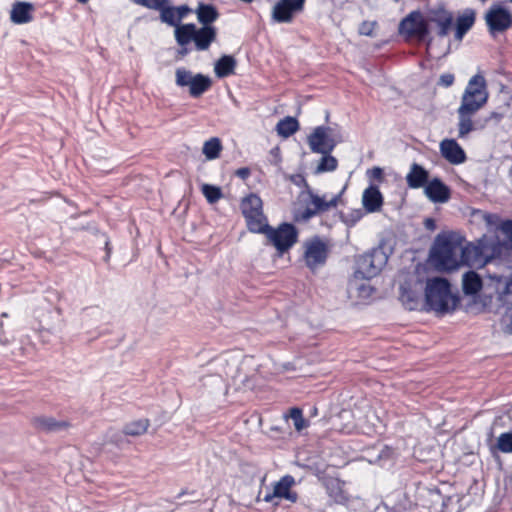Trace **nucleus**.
<instances>
[{
    "label": "nucleus",
    "mask_w": 512,
    "mask_h": 512,
    "mask_svg": "<svg viewBox=\"0 0 512 512\" xmlns=\"http://www.w3.org/2000/svg\"><path fill=\"white\" fill-rule=\"evenodd\" d=\"M326 491L329 497L338 504H344L348 501V496L342 488V483L338 479H329L326 484Z\"/></svg>",
    "instance_id": "nucleus-31"
},
{
    "label": "nucleus",
    "mask_w": 512,
    "mask_h": 512,
    "mask_svg": "<svg viewBox=\"0 0 512 512\" xmlns=\"http://www.w3.org/2000/svg\"><path fill=\"white\" fill-rule=\"evenodd\" d=\"M175 84L180 88L188 87L189 95L192 98H199L212 87V79L205 74H193L185 67L175 70Z\"/></svg>",
    "instance_id": "nucleus-7"
},
{
    "label": "nucleus",
    "mask_w": 512,
    "mask_h": 512,
    "mask_svg": "<svg viewBox=\"0 0 512 512\" xmlns=\"http://www.w3.org/2000/svg\"><path fill=\"white\" fill-rule=\"evenodd\" d=\"M279 152H280V150H279V148H278V147L273 148V149L271 150V153H272V154H274V156H278V155H279Z\"/></svg>",
    "instance_id": "nucleus-60"
},
{
    "label": "nucleus",
    "mask_w": 512,
    "mask_h": 512,
    "mask_svg": "<svg viewBox=\"0 0 512 512\" xmlns=\"http://www.w3.org/2000/svg\"><path fill=\"white\" fill-rule=\"evenodd\" d=\"M393 1L397 3V2H399L400 0H393Z\"/></svg>",
    "instance_id": "nucleus-64"
},
{
    "label": "nucleus",
    "mask_w": 512,
    "mask_h": 512,
    "mask_svg": "<svg viewBox=\"0 0 512 512\" xmlns=\"http://www.w3.org/2000/svg\"><path fill=\"white\" fill-rule=\"evenodd\" d=\"M135 3L152 10L159 11L168 0H135Z\"/></svg>",
    "instance_id": "nucleus-45"
},
{
    "label": "nucleus",
    "mask_w": 512,
    "mask_h": 512,
    "mask_svg": "<svg viewBox=\"0 0 512 512\" xmlns=\"http://www.w3.org/2000/svg\"><path fill=\"white\" fill-rule=\"evenodd\" d=\"M175 10L179 23H181L182 19H184L189 13L192 12V9L186 4L175 6Z\"/></svg>",
    "instance_id": "nucleus-49"
},
{
    "label": "nucleus",
    "mask_w": 512,
    "mask_h": 512,
    "mask_svg": "<svg viewBox=\"0 0 512 512\" xmlns=\"http://www.w3.org/2000/svg\"><path fill=\"white\" fill-rule=\"evenodd\" d=\"M318 215L314 207H306L303 210H298L294 213V220L296 222H308L311 218Z\"/></svg>",
    "instance_id": "nucleus-44"
},
{
    "label": "nucleus",
    "mask_w": 512,
    "mask_h": 512,
    "mask_svg": "<svg viewBox=\"0 0 512 512\" xmlns=\"http://www.w3.org/2000/svg\"><path fill=\"white\" fill-rule=\"evenodd\" d=\"M500 230L506 240L501 241L497 236L484 235L476 244L468 243L461 247L460 262L467 266H483L495 260H500L508 251H512V219L501 222Z\"/></svg>",
    "instance_id": "nucleus-1"
},
{
    "label": "nucleus",
    "mask_w": 512,
    "mask_h": 512,
    "mask_svg": "<svg viewBox=\"0 0 512 512\" xmlns=\"http://www.w3.org/2000/svg\"><path fill=\"white\" fill-rule=\"evenodd\" d=\"M325 125L317 126L307 137V143L313 153L332 152L335 147L343 141V139H333L326 134Z\"/></svg>",
    "instance_id": "nucleus-11"
},
{
    "label": "nucleus",
    "mask_w": 512,
    "mask_h": 512,
    "mask_svg": "<svg viewBox=\"0 0 512 512\" xmlns=\"http://www.w3.org/2000/svg\"><path fill=\"white\" fill-rule=\"evenodd\" d=\"M505 318L508 320L506 324V332L512 334V308L506 312Z\"/></svg>",
    "instance_id": "nucleus-55"
},
{
    "label": "nucleus",
    "mask_w": 512,
    "mask_h": 512,
    "mask_svg": "<svg viewBox=\"0 0 512 512\" xmlns=\"http://www.w3.org/2000/svg\"><path fill=\"white\" fill-rule=\"evenodd\" d=\"M248 230L251 233L266 234L270 225L268 224L267 217L263 212L260 215L252 214L244 216Z\"/></svg>",
    "instance_id": "nucleus-29"
},
{
    "label": "nucleus",
    "mask_w": 512,
    "mask_h": 512,
    "mask_svg": "<svg viewBox=\"0 0 512 512\" xmlns=\"http://www.w3.org/2000/svg\"><path fill=\"white\" fill-rule=\"evenodd\" d=\"M240 208L243 216L256 213L260 215V212H263V202L257 194L250 193L242 199Z\"/></svg>",
    "instance_id": "nucleus-30"
},
{
    "label": "nucleus",
    "mask_w": 512,
    "mask_h": 512,
    "mask_svg": "<svg viewBox=\"0 0 512 512\" xmlns=\"http://www.w3.org/2000/svg\"><path fill=\"white\" fill-rule=\"evenodd\" d=\"M288 180L297 187L305 188L307 194H309V190H312L303 174L289 175Z\"/></svg>",
    "instance_id": "nucleus-46"
},
{
    "label": "nucleus",
    "mask_w": 512,
    "mask_h": 512,
    "mask_svg": "<svg viewBox=\"0 0 512 512\" xmlns=\"http://www.w3.org/2000/svg\"><path fill=\"white\" fill-rule=\"evenodd\" d=\"M235 175L242 180H246L251 175V170L248 167H241L235 171Z\"/></svg>",
    "instance_id": "nucleus-52"
},
{
    "label": "nucleus",
    "mask_w": 512,
    "mask_h": 512,
    "mask_svg": "<svg viewBox=\"0 0 512 512\" xmlns=\"http://www.w3.org/2000/svg\"><path fill=\"white\" fill-rule=\"evenodd\" d=\"M191 48L189 45L180 46V48L177 50V59H182L185 56H187L191 52Z\"/></svg>",
    "instance_id": "nucleus-53"
},
{
    "label": "nucleus",
    "mask_w": 512,
    "mask_h": 512,
    "mask_svg": "<svg viewBox=\"0 0 512 512\" xmlns=\"http://www.w3.org/2000/svg\"><path fill=\"white\" fill-rule=\"evenodd\" d=\"M201 191L209 204L216 203L223 196L221 188L212 184H203Z\"/></svg>",
    "instance_id": "nucleus-39"
},
{
    "label": "nucleus",
    "mask_w": 512,
    "mask_h": 512,
    "mask_svg": "<svg viewBox=\"0 0 512 512\" xmlns=\"http://www.w3.org/2000/svg\"><path fill=\"white\" fill-rule=\"evenodd\" d=\"M496 447L503 453H512V432H504L497 439Z\"/></svg>",
    "instance_id": "nucleus-43"
},
{
    "label": "nucleus",
    "mask_w": 512,
    "mask_h": 512,
    "mask_svg": "<svg viewBox=\"0 0 512 512\" xmlns=\"http://www.w3.org/2000/svg\"><path fill=\"white\" fill-rule=\"evenodd\" d=\"M387 262V256L380 248L359 255L355 259L354 278L370 280L376 277Z\"/></svg>",
    "instance_id": "nucleus-6"
},
{
    "label": "nucleus",
    "mask_w": 512,
    "mask_h": 512,
    "mask_svg": "<svg viewBox=\"0 0 512 512\" xmlns=\"http://www.w3.org/2000/svg\"><path fill=\"white\" fill-rule=\"evenodd\" d=\"M483 286V281L480 275L475 271H468L463 275L462 289L466 295H476Z\"/></svg>",
    "instance_id": "nucleus-28"
},
{
    "label": "nucleus",
    "mask_w": 512,
    "mask_h": 512,
    "mask_svg": "<svg viewBox=\"0 0 512 512\" xmlns=\"http://www.w3.org/2000/svg\"><path fill=\"white\" fill-rule=\"evenodd\" d=\"M33 4L29 2H16L11 10V21L15 24H26L32 19Z\"/></svg>",
    "instance_id": "nucleus-24"
},
{
    "label": "nucleus",
    "mask_w": 512,
    "mask_h": 512,
    "mask_svg": "<svg viewBox=\"0 0 512 512\" xmlns=\"http://www.w3.org/2000/svg\"><path fill=\"white\" fill-rule=\"evenodd\" d=\"M490 33L503 32L512 26V14L500 4H494L485 15Z\"/></svg>",
    "instance_id": "nucleus-10"
},
{
    "label": "nucleus",
    "mask_w": 512,
    "mask_h": 512,
    "mask_svg": "<svg viewBox=\"0 0 512 512\" xmlns=\"http://www.w3.org/2000/svg\"><path fill=\"white\" fill-rule=\"evenodd\" d=\"M454 81H455L454 74L444 73V74L440 75L439 80H438V85L448 88L453 85Z\"/></svg>",
    "instance_id": "nucleus-47"
},
{
    "label": "nucleus",
    "mask_w": 512,
    "mask_h": 512,
    "mask_svg": "<svg viewBox=\"0 0 512 512\" xmlns=\"http://www.w3.org/2000/svg\"><path fill=\"white\" fill-rule=\"evenodd\" d=\"M105 250H106V255H105V257H104V261H105V262H108V261H109V259H110V256H111V250H112V249H111V247H110V242H109V240H106V241H105Z\"/></svg>",
    "instance_id": "nucleus-57"
},
{
    "label": "nucleus",
    "mask_w": 512,
    "mask_h": 512,
    "mask_svg": "<svg viewBox=\"0 0 512 512\" xmlns=\"http://www.w3.org/2000/svg\"><path fill=\"white\" fill-rule=\"evenodd\" d=\"M488 98L487 81L481 73H477L469 79L457 109L459 138L474 130L472 116L487 103Z\"/></svg>",
    "instance_id": "nucleus-2"
},
{
    "label": "nucleus",
    "mask_w": 512,
    "mask_h": 512,
    "mask_svg": "<svg viewBox=\"0 0 512 512\" xmlns=\"http://www.w3.org/2000/svg\"><path fill=\"white\" fill-rule=\"evenodd\" d=\"M306 0H278L272 9V19L277 23H291L295 15L304 10Z\"/></svg>",
    "instance_id": "nucleus-12"
},
{
    "label": "nucleus",
    "mask_w": 512,
    "mask_h": 512,
    "mask_svg": "<svg viewBox=\"0 0 512 512\" xmlns=\"http://www.w3.org/2000/svg\"><path fill=\"white\" fill-rule=\"evenodd\" d=\"M508 110L509 104H505L489 112L487 116L477 119L473 122L474 130L483 129L486 126H497L506 117Z\"/></svg>",
    "instance_id": "nucleus-22"
},
{
    "label": "nucleus",
    "mask_w": 512,
    "mask_h": 512,
    "mask_svg": "<svg viewBox=\"0 0 512 512\" xmlns=\"http://www.w3.org/2000/svg\"><path fill=\"white\" fill-rule=\"evenodd\" d=\"M311 414L312 415H316L317 414V408L316 407H312Z\"/></svg>",
    "instance_id": "nucleus-62"
},
{
    "label": "nucleus",
    "mask_w": 512,
    "mask_h": 512,
    "mask_svg": "<svg viewBox=\"0 0 512 512\" xmlns=\"http://www.w3.org/2000/svg\"><path fill=\"white\" fill-rule=\"evenodd\" d=\"M197 20L202 26H213L212 24L219 18V11L213 4L199 2L195 9Z\"/></svg>",
    "instance_id": "nucleus-23"
},
{
    "label": "nucleus",
    "mask_w": 512,
    "mask_h": 512,
    "mask_svg": "<svg viewBox=\"0 0 512 512\" xmlns=\"http://www.w3.org/2000/svg\"><path fill=\"white\" fill-rule=\"evenodd\" d=\"M459 243L452 236L439 234L430 250L429 259L434 267L440 272H451L457 270L461 265L457 259Z\"/></svg>",
    "instance_id": "nucleus-4"
},
{
    "label": "nucleus",
    "mask_w": 512,
    "mask_h": 512,
    "mask_svg": "<svg viewBox=\"0 0 512 512\" xmlns=\"http://www.w3.org/2000/svg\"><path fill=\"white\" fill-rule=\"evenodd\" d=\"M424 296L425 310L442 315L454 311L460 302L458 294L452 292L451 283L440 276L427 279Z\"/></svg>",
    "instance_id": "nucleus-3"
},
{
    "label": "nucleus",
    "mask_w": 512,
    "mask_h": 512,
    "mask_svg": "<svg viewBox=\"0 0 512 512\" xmlns=\"http://www.w3.org/2000/svg\"><path fill=\"white\" fill-rule=\"evenodd\" d=\"M399 299L403 303L406 309L408 310H416L419 305V295L416 291H414L410 285H401L400 286V295Z\"/></svg>",
    "instance_id": "nucleus-32"
},
{
    "label": "nucleus",
    "mask_w": 512,
    "mask_h": 512,
    "mask_svg": "<svg viewBox=\"0 0 512 512\" xmlns=\"http://www.w3.org/2000/svg\"><path fill=\"white\" fill-rule=\"evenodd\" d=\"M362 204L367 213H375L382 209L384 197L377 185H369L362 194Z\"/></svg>",
    "instance_id": "nucleus-16"
},
{
    "label": "nucleus",
    "mask_w": 512,
    "mask_h": 512,
    "mask_svg": "<svg viewBox=\"0 0 512 512\" xmlns=\"http://www.w3.org/2000/svg\"><path fill=\"white\" fill-rule=\"evenodd\" d=\"M325 129H327L326 134L332 137L333 139H342V136L337 129L331 126H325Z\"/></svg>",
    "instance_id": "nucleus-54"
},
{
    "label": "nucleus",
    "mask_w": 512,
    "mask_h": 512,
    "mask_svg": "<svg viewBox=\"0 0 512 512\" xmlns=\"http://www.w3.org/2000/svg\"><path fill=\"white\" fill-rule=\"evenodd\" d=\"M363 216L364 213L361 209H353L348 213H340V219L347 227L355 226Z\"/></svg>",
    "instance_id": "nucleus-41"
},
{
    "label": "nucleus",
    "mask_w": 512,
    "mask_h": 512,
    "mask_svg": "<svg viewBox=\"0 0 512 512\" xmlns=\"http://www.w3.org/2000/svg\"><path fill=\"white\" fill-rule=\"evenodd\" d=\"M289 418L292 419L296 431L300 432L309 426V422L303 417L302 409L293 407L289 411Z\"/></svg>",
    "instance_id": "nucleus-40"
},
{
    "label": "nucleus",
    "mask_w": 512,
    "mask_h": 512,
    "mask_svg": "<svg viewBox=\"0 0 512 512\" xmlns=\"http://www.w3.org/2000/svg\"><path fill=\"white\" fill-rule=\"evenodd\" d=\"M265 236L267 244L274 246L278 255L282 256L298 241V230L294 224L283 222L277 228L270 226Z\"/></svg>",
    "instance_id": "nucleus-8"
},
{
    "label": "nucleus",
    "mask_w": 512,
    "mask_h": 512,
    "mask_svg": "<svg viewBox=\"0 0 512 512\" xmlns=\"http://www.w3.org/2000/svg\"><path fill=\"white\" fill-rule=\"evenodd\" d=\"M424 226L429 231H434L436 229V221L433 218H426L424 220Z\"/></svg>",
    "instance_id": "nucleus-56"
},
{
    "label": "nucleus",
    "mask_w": 512,
    "mask_h": 512,
    "mask_svg": "<svg viewBox=\"0 0 512 512\" xmlns=\"http://www.w3.org/2000/svg\"><path fill=\"white\" fill-rule=\"evenodd\" d=\"M343 188L338 194L334 195L330 200H326L325 197H321L313 192V190H309L310 202L317 211L318 214L324 213L328 211L330 208L336 207L342 197L344 192Z\"/></svg>",
    "instance_id": "nucleus-25"
},
{
    "label": "nucleus",
    "mask_w": 512,
    "mask_h": 512,
    "mask_svg": "<svg viewBox=\"0 0 512 512\" xmlns=\"http://www.w3.org/2000/svg\"><path fill=\"white\" fill-rule=\"evenodd\" d=\"M150 426L149 419L143 418L126 423L122 429V432L127 436H141L143 435L148 427Z\"/></svg>",
    "instance_id": "nucleus-34"
},
{
    "label": "nucleus",
    "mask_w": 512,
    "mask_h": 512,
    "mask_svg": "<svg viewBox=\"0 0 512 512\" xmlns=\"http://www.w3.org/2000/svg\"><path fill=\"white\" fill-rule=\"evenodd\" d=\"M356 289L358 290L359 296L361 297H369L374 291L371 286L365 284L359 285Z\"/></svg>",
    "instance_id": "nucleus-50"
},
{
    "label": "nucleus",
    "mask_w": 512,
    "mask_h": 512,
    "mask_svg": "<svg viewBox=\"0 0 512 512\" xmlns=\"http://www.w3.org/2000/svg\"><path fill=\"white\" fill-rule=\"evenodd\" d=\"M175 11H176L175 6L170 5L169 2L167 4H165L159 10V13H160L159 18H160L161 22L167 24L168 26L174 27V28L176 26H178L180 23L177 20V14Z\"/></svg>",
    "instance_id": "nucleus-38"
},
{
    "label": "nucleus",
    "mask_w": 512,
    "mask_h": 512,
    "mask_svg": "<svg viewBox=\"0 0 512 512\" xmlns=\"http://www.w3.org/2000/svg\"><path fill=\"white\" fill-rule=\"evenodd\" d=\"M217 38V28L215 26H196L194 46L198 51L208 50L211 44Z\"/></svg>",
    "instance_id": "nucleus-19"
},
{
    "label": "nucleus",
    "mask_w": 512,
    "mask_h": 512,
    "mask_svg": "<svg viewBox=\"0 0 512 512\" xmlns=\"http://www.w3.org/2000/svg\"><path fill=\"white\" fill-rule=\"evenodd\" d=\"M476 20V12L472 8H466L462 14L454 19V38L457 41H462L464 36L473 27Z\"/></svg>",
    "instance_id": "nucleus-17"
},
{
    "label": "nucleus",
    "mask_w": 512,
    "mask_h": 512,
    "mask_svg": "<svg viewBox=\"0 0 512 512\" xmlns=\"http://www.w3.org/2000/svg\"><path fill=\"white\" fill-rule=\"evenodd\" d=\"M222 148L221 140L212 137L204 143L202 152L208 160H214L220 156Z\"/></svg>",
    "instance_id": "nucleus-36"
},
{
    "label": "nucleus",
    "mask_w": 512,
    "mask_h": 512,
    "mask_svg": "<svg viewBox=\"0 0 512 512\" xmlns=\"http://www.w3.org/2000/svg\"><path fill=\"white\" fill-rule=\"evenodd\" d=\"M184 504H185V502H184V503H178V504L176 505V507H175L174 509H172L170 512H174L175 510L179 509V508H180L181 506H183Z\"/></svg>",
    "instance_id": "nucleus-61"
},
{
    "label": "nucleus",
    "mask_w": 512,
    "mask_h": 512,
    "mask_svg": "<svg viewBox=\"0 0 512 512\" xmlns=\"http://www.w3.org/2000/svg\"><path fill=\"white\" fill-rule=\"evenodd\" d=\"M368 173L370 174V177L372 179H375V180H378V181H382L383 180L384 172H383V169L381 167H374L371 170H369Z\"/></svg>",
    "instance_id": "nucleus-51"
},
{
    "label": "nucleus",
    "mask_w": 512,
    "mask_h": 512,
    "mask_svg": "<svg viewBox=\"0 0 512 512\" xmlns=\"http://www.w3.org/2000/svg\"><path fill=\"white\" fill-rule=\"evenodd\" d=\"M396 458V451L393 447L384 445L377 456L370 460V463L377 464L381 467L390 466L393 464L394 460Z\"/></svg>",
    "instance_id": "nucleus-35"
},
{
    "label": "nucleus",
    "mask_w": 512,
    "mask_h": 512,
    "mask_svg": "<svg viewBox=\"0 0 512 512\" xmlns=\"http://www.w3.org/2000/svg\"><path fill=\"white\" fill-rule=\"evenodd\" d=\"M77 1L84 4V3H87L89 0H77Z\"/></svg>",
    "instance_id": "nucleus-63"
},
{
    "label": "nucleus",
    "mask_w": 512,
    "mask_h": 512,
    "mask_svg": "<svg viewBox=\"0 0 512 512\" xmlns=\"http://www.w3.org/2000/svg\"><path fill=\"white\" fill-rule=\"evenodd\" d=\"M429 181V171L418 163L410 166V171L406 175V182L412 189L425 187Z\"/></svg>",
    "instance_id": "nucleus-21"
},
{
    "label": "nucleus",
    "mask_w": 512,
    "mask_h": 512,
    "mask_svg": "<svg viewBox=\"0 0 512 512\" xmlns=\"http://www.w3.org/2000/svg\"><path fill=\"white\" fill-rule=\"evenodd\" d=\"M186 494H189V492L187 491V489H182L175 497V499H180L182 498L184 495Z\"/></svg>",
    "instance_id": "nucleus-59"
},
{
    "label": "nucleus",
    "mask_w": 512,
    "mask_h": 512,
    "mask_svg": "<svg viewBox=\"0 0 512 512\" xmlns=\"http://www.w3.org/2000/svg\"><path fill=\"white\" fill-rule=\"evenodd\" d=\"M375 25V22L363 21L359 26V33L361 35L371 36Z\"/></svg>",
    "instance_id": "nucleus-48"
},
{
    "label": "nucleus",
    "mask_w": 512,
    "mask_h": 512,
    "mask_svg": "<svg viewBox=\"0 0 512 512\" xmlns=\"http://www.w3.org/2000/svg\"><path fill=\"white\" fill-rule=\"evenodd\" d=\"M196 32V25L194 23H180L174 29L175 41L179 46L189 45L194 43Z\"/></svg>",
    "instance_id": "nucleus-27"
},
{
    "label": "nucleus",
    "mask_w": 512,
    "mask_h": 512,
    "mask_svg": "<svg viewBox=\"0 0 512 512\" xmlns=\"http://www.w3.org/2000/svg\"><path fill=\"white\" fill-rule=\"evenodd\" d=\"M32 425L40 432L56 433L66 430L70 423L64 420H57L50 416H36L32 419Z\"/></svg>",
    "instance_id": "nucleus-18"
},
{
    "label": "nucleus",
    "mask_w": 512,
    "mask_h": 512,
    "mask_svg": "<svg viewBox=\"0 0 512 512\" xmlns=\"http://www.w3.org/2000/svg\"><path fill=\"white\" fill-rule=\"evenodd\" d=\"M299 129V122L295 117L287 116L281 119L276 125V131L279 136L288 138Z\"/></svg>",
    "instance_id": "nucleus-33"
},
{
    "label": "nucleus",
    "mask_w": 512,
    "mask_h": 512,
    "mask_svg": "<svg viewBox=\"0 0 512 512\" xmlns=\"http://www.w3.org/2000/svg\"><path fill=\"white\" fill-rule=\"evenodd\" d=\"M427 19L431 31L433 27H435L436 35L443 38L446 37L453 28L455 16L452 11L446 9L444 6H439L428 12Z\"/></svg>",
    "instance_id": "nucleus-9"
},
{
    "label": "nucleus",
    "mask_w": 512,
    "mask_h": 512,
    "mask_svg": "<svg viewBox=\"0 0 512 512\" xmlns=\"http://www.w3.org/2000/svg\"><path fill=\"white\" fill-rule=\"evenodd\" d=\"M304 256L307 267L313 271L318 266L325 264L328 257L327 245L318 236H315L307 243Z\"/></svg>",
    "instance_id": "nucleus-13"
},
{
    "label": "nucleus",
    "mask_w": 512,
    "mask_h": 512,
    "mask_svg": "<svg viewBox=\"0 0 512 512\" xmlns=\"http://www.w3.org/2000/svg\"><path fill=\"white\" fill-rule=\"evenodd\" d=\"M441 156L452 165L463 164L467 160L465 150L453 138H445L439 145Z\"/></svg>",
    "instance_id": "nucleus-14"
},
{
    "label": "nucleus",
    "mask_w": 512,
    "mask_h": 512,
    "mask_svg": "<svg viewBox=\"0 0 512 512\" xmlns=\"http://www.w3.org/2000/svg\"><path fill=\"white\" fill-rule=\"evenodd\" d=\"M426 197L433 203H446L451 198V189L439 177L429 180L424 187Z\"/></svg>",
    "instance_id": "nucleus-15"
},
{
    "label": "nucleus",
    "mask_w": 512,
    "mask_h": 512,
    "mask_svg": "<svg viewBox=\"0 0 512 512\" xmlns=\"http://www.w3.org/2000/svg\"><path fill=\"white\" fill-rule=\"evenodd\" d=\"M474 216L479 217L483 221H485L486 225L488 227H493L499 224L498 228L500 229L501 222L503 220H500L499 216L497 214L484 212L482 210H474L472 213Z\"/></svg>",
    "instance_id": "nucleus-42"
},
{
    "label": "nucleus",
    "mask_w": 512,
    "mask_h": 512,
    "mask_svg": "<svg viewBox=\"0 0 512 512\" xmlns=\"http://www.w3.org/2000/svg\"><path fill=\"white\" fill-rule=\"evenodd\" d=\"M274 498H277L276 495H274V492L273 493H267L264 496V501L265 502H271Z\"/></svg>",
    "instance_id": "nucleus-58"
},
{
    "label": "nucleus",
    "mask_w": 512,
    "mask_h": 512,
    "mask_svg": "<svg viewBox=\"0 0 512 512\" xmlns=\"http://www.w3.org/2000/svg\"><path fill=\"white\" fill-rule=\"evenodd\" d=\"M398 31L406 39H415L425 44L427 49L432 45L433 36L429 21L420 10H413L404 17L399 23Z\"/></svg>",
    "instance_id": "nucleus-5"
},
{
    "label": "nucleus",
    "mask_w": 512,
    "mask_h": 512,
    "mask_svg": "<svg viewBox=\"0 0 512 512\" xmlns=\"http://www.w3.org/2000/svg\"><path fill=\"white\" fill-rule=\"evenodd\" d=\"M237 60L232 55H222L214 64V72L218 78H226L235 73Z\"/></svg>",
    "instance_id": "nucleus-26"
},
{
    "label": "nucleus",
    "mask_w": 512,
    "mask_h": 512,
    "mask_svg": "<svg viewBox=\"0 0 512 512\" xmlns=\"http://www.w3.org/2000/svg\"><path fill=\"white\" fill-rule=\"evenodd\" d=\"M295 484V478L292 475H285L280 478L274 485V495L277 498L285 499L292 503H295L298 499L296 492L291 491V487Z\"/></svg>",
    "instance_id": "nucleus-20"
},
{
    "label": "nucleus",
    "mask_w": 512,
    "mask_h": 512,
    "mask_svg": "<svg viewBox=\"0 0 512 512\" xmlns=\"http://www.w3.org/2000/svg\"><path fill=\"white\" fill-rule=\"evenodd\" d=\"M331 153L332 152L320 153L322 157L316 167V174L332 172L337 169L338 160L334 156H332Z\"/></svg>",
    "instance_id": "nucleus-37"
}]
</instances>
